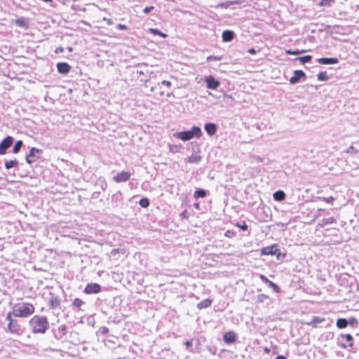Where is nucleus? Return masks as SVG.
<instances>
[{
    "label": "nucleus",
    "instance_id": "dca6fc26",
    "mask_svg": "<svg viewBox=\"0 0 359 359\" xmlns=\"http://www.w3.org/2000/svg\"><path fill=\"white\" fill-rule=\"evenodd\" d=\"M324 321H325V318H323L318 317V316H313V317L312 318L311 321V322L307 323L306 324H307L308 325H311V326H313V327H317V325H318V323H323V322H324Z\"/></svg>",
    "mask_w": 359,
    "mask_h": 359
},
{
    "label": "nucleus",
    "instance_id": "6e6d98bb",
    "mask_svg": "<svg viewBox=\"0 0 359 359\" xmlns=\"http://www.w3.org/2000/svg\"><path fill=\"white\" fill-rule=\"evenodd\" d=\"M264 352H266L267 353H269L270 352V349L269 348H267V347L264 348Z\"/></svg>",
    "mask_w": 359,
    "mask_h": 359
},
{
    "label": "nucleus",
    "instance_id": "473e14b6",
    "mask_svg": "<svg viewBox=\"0 0 359 359\" xmlns=\"http://www.w3.org/2000/svg\"><path fill=\"white\" fill-rule=\"evenodd\" d=\"M140 205L143 208H147L149 205V200L147 198H142L140 201Z\"/></svg>",
    "mask_w": 359,
    "mask_h": 359
},
{
    "label": "nucleus",
    "instance_id": "20e7f679",
    "mask_svg": "<svg viewBox=\"0 0 359 359\" xmlns=\"http://www.w3.org/2000/svg\"><path fill=\"white\" fill-rule=\"evenodd\" d=\"M34 333H44L48 327V323L45 317L35 316L30 320Z\"/></svg>",
    "mask_w": 359,
    "mask_h": 359
},
{
    "label": "nucleus",
    "instance_id": "6e6552de",
    "mask_svg": "<svg viewBox=\"0 0 359 359\" xmlns=\"http://www.w3.org/2000/svg\"><path fill=\"white\" fill-rule=\"evenodd\" d=\"M205 81L206 82L207 87L209 89L215 90L217 89L220 83L219 81L216 80L213 76H209L208 77H205Z\"/></svg>",
    "mask_w": 359,
    "mask_h": 359
},
{
    "label": "nucleus",
    "instance_id": "f03ea898",
    "mask_svg": "<svg viewBox=\"0 0 359 359\" xmlns=\"http://www.w3.org/2000/svg\"><path fill=\"white\" fill-rule=\"evenodd\" d=\"M202 135L201 129L198 126H193L190 130L177 132L173 134V136L182 141H188L194 138L201 137Z\"/></svg>",
    "mask_w": 359,
    "mask_h": 359
},
{
    "label": "nucleus",
    "instance_id": "4be33fe9",
    "mask_svg": "<svg viewBox=\"0 0 359 359\" xmlns=\"http://www.w3.org/2000/svg\"><path fill=\"white\" fill-rule=\"evenodd\" d=\"M57 70L60 73H67V63L62 62L57 64Z\"/></svg>",
    "mask_w": 359,
    "mask_h": 359
},
{
    "label": "nucleus",
    "instance_id": "6ab92c4d",
    "mask_svg": "<svg viewBox=\"0 0 359 359\" xmlns=\"http://www.w3.org/2000/svg\"><path fill=\"white\" fill-rule=\"evenodd\" d=\"M336 222V220L334 217H328L325 218L320 221L319 225L322 227L325 226L327 224H332Z\"/></svg>",
    "mask_w": 359,
    "mask_h": 359
},
{
    "label": "nucleus",
    "instance_id": "e2e57ef3",
    "mask_svg": "<svg viewBox=\"0 0 359 359\" xmlns=\"http://www.w3.org/2000/svg\"><path fill=\"white\" fill-rule=\"evenodd\" d=\"M71 51H72V48H69V52H71Z\"/></svg>",
    "mask_w": 359,
    "mask_h": 359
},
{
    "label": "nucleus",
    "instance_id": "c85d7f7f",
    "mask_svg": "<svg viewBox=\"0 0 359 359\" xmlns=\"http://www.w3.org/2000/svg\"><path fill=\"white\" fill-rule=\"evenodd\" d=\"M317 77H318V79L319 81H327L328 79V77H327V73L325 72H320V73H318V74L317 75Z\"/></svg>",
    "mask_w": 359,
    "mask_h": 359
},
{
    "label": "nucleus",
    "instance_id": "9b49d317",
    "mask_svg": "<svg viewBox=\"0 0 359 359\" xmlns=\"http://www.w3.org/2000/svg\"><path fill=\"white\" fill-rule=\"evenodd\" d=\"M223 338H224V341L226 344H231V343H233L236 340L237 335L234 332L230 331V332L225 333L224 334Z\"/></svg>",
    "mask_w": 359,
    "mask_h": 359
},
{
    "label": "nucleus",
    "instance_id": "f8f14e48",
    "mask_svg": "<svg viewBox=\"0 0 359 359\" xmlns=\"http://www.w3.org/2000/svg\"><path fill=\"white\" fill-rule=\"evenodd\" d=\"M41 151L35 147L31 148L29 151V154L26 156V161L29 164L32 163L34 160L33 159L35 157L36 154H41Z\"/></svg>",
    "mask_w": 359,
    "mask_h": 359
},
{
    "label": "nucleus",
    "instance_id": "bb28decb",
    "mask_svg": "<svg viewBox=\"0 0 359 359\" xmlns=\"http://www.w3.org/2000/svg\"><path fill=\"white\" fill-rule=\"evenodd\" d=\"M22 145V142L21 140L17 141L13 148V152L15 154L18 153L20 151Z\"/></svg>",
    "mask_w": 359,
    "mask_h": 359
},
{
    "label": "nucleus",
    "instance_id": "2eb2a0df",
    "mask_svg": "<svg viewBox=\"0 0 359 359\" xmlns=\"http://www.w3.org/2000/svg\"><path fill=\"white\" fill-rule=\"evenodd\" d=\"M234 33L231 30L224 31L222 33V39L225 42H229L233 40Z\"/></svg>",
    "mask_w": 359,
    "mask_h": 359
},
{
    "label": "nucleus",
    "instance_id": "2f4dec72",
    "mask_svg": "<svg viewBox=\"0 0 359 359\" xmlns=\"http://www.w3.org/2000/svg\"><path fill=\"white\" fill-rule=\"evenodd\" d=\"M83 304V302L80 299H75L73 302V306L74 307L79 308L82 304Z\"/></svg>",
    "mask_w": 359,
    "mask_h": 359
},
{
    "label": "nucleus",
    "instance_id": "ea45409f",
    "mask_svg": "<svg viewBox=\"0 0 359 359\" xmlns=\"http://www.w3.org/2000/svg\"><path fill=\"white\" fill-rule=\"evenodd\" d=\"M161 83L163 85H165L167 87H170L171 86V82L169 81H166V80H163Z\"/></svg>",
    "mask_w": 359,
    "mask_h": 359
},
{
    "label": "nucleus",
    "instance_id": "09e8293b",
    "mask_svg": "<svg viewBox=\"0 0 359 359\" xmlns=\"http://www.w3.org/2000/svg\"><path fill=\"white\" fill-rule=\"evenodd\" d=\"M276 359H287L284 355H279L276 357Z\"/></svg>",
    "mask_w": 359,
    "mask_h": 359
},
{
    "label": "nucleus",
    "instance_id": "4c0bfd02",
    "mask_svg": "<svg viewBox=\"0 0 359 359\" xmlns=\"http://www.w3.org/2000/svg\"><path fill=\"white\" fill-rule=\"evenodd\" d=\"M323 201L326 202V203H331L334 201V198L332 196H330V197H327V198H323Z\"/></svg>",
    "mask_w": 359,
    "mask_h": 359
},
{
    "label": "nucleus",
    "instance_id": "a19ab883",
    "mask_svg": "<svg viewBox=\"0 0 359 359\" xmlns=\"http://www.w3.org/2000/svg\"><path fill=\"white\" fill-rule=\"evenodd\" d=\"M100 330H101V332H102L103 334H107V333H108V332H109L108 328H107V327H102Z\"/></svg>",
    "mask_w": 359,
    "mask_h": 359
},
{
    "label": "nucleus",
    "instance_id": "0eeeda50",
    "mask_svg": "<svg viewBox=\"0 0 359 359\" xmlns=\"http://www.w3.org/2000/svg\"><path fill=\"white\" fill-rule=\"evenodd\" d=\"M101 290V287L97 283H89L86 285L84 292L86 294H97Z\"/></svg>",
    "mask_w": 359,
    "mask_h": 359
},
{
    "label": "nucleus",
    "instance_id": "a18cd8bd",
    "mask_svg": "<svg viewBox=\"0 0 359 359\" xmlns=\"http://www.w3.org/2000/svg\"><path fill=\"white\" fill-rule=\"evenodd\" d=\"M63 51H64V48H61V47L57 48H56V50H55V53H60V52H63Z\"/></svg>",
    "mask_w": 359,
    "mask_h": 359
},
{
    "label": "nucleus",
    "instance_id": "aec40b11",
    "mask_svg": "<svg viewBox=\"0 0 359 359\" xmlns=\"http://www.w3.org/2000/svg\"><path fill=\"white\" fill-rule=\"evenodd\" d=\"M285 194L283 191H277L273 194V198L276 201H281L284 200Z\"/></svg>",
    "mask_w": 359,
    "mask_h": 359
},
{
    "label": "nucleus",
    "instance_id": "4d7b16f0",
    "mask_svg": "<svg viewBox=\"0 0 359 359\" xmlns=\"http://www.w3.org/2000/svg\"><path fill=\"white\" fill-rule=\"evenodd\" d=\"M156 88V86H153L151 88V92H154L155 89Z\"/></svg>",
    "mask_w": 359,
    "mask_h": 359
},
{
    "label": "nucleus",
    "instance_id": "e433bc0d",
    "mask_svg": "<svg viewBox=\"0 0 359 359\" xmlns=\"http://www.w3.org/2000/svg\"><path fill=\"white\" fill-rule=\"evenodd\" d=\"M116 28L119 30H126L128 29V27L125 25L118 24L116 25Z\"/></svg>",
    "mask_w": 359,
    "mask_h": 359
},
{
    "label": "nucleus",
    "instance_id": "49530a36",
    "mask_svg": "<svg viewBox=\"0 0 359 359\" xmlns=\"http://www.w3.org/2000/svg\"><path fill=\"white\" fill-rule=\"evenodd\" d=\"M104 20L107 21L108 25H111L113 23L112 20L111 19H107V18H104Z\"/></svg>",
    "mask_w": 359,
    "mask_h": 359
},
{
    "label": "nucleus",
    "instance_id": "603ef678",
    "mask_svg": "<svg viewBox=\"0 0 359 359\" xmlns=\"http://www.w3.org/2000/svg\"><path fill=\"white\" fill-rule=\"evenodd\" d=\"M266 296L264 295V294H262L259 297V301H262L263 300V298H266Z\"/></svg>",
    "mask_w": 359,
    "mask_h": 359
},
{
    "label": "nucleus",
    "instance_id": "9d476101",
    "mask_svg": "<svg viewBox=\"0 0 359 359\" xmlns=\"http://www.w3.org/2000/svg\"><path fill=\"white\" fill-rule=\"evenodd\" d=\"M305 76V74L302 70H295L294 75L290 79V82L292 84L297 83L299 81L300 79Z\"/></svg>",
    "mask_w": 359,
    "mask_h": 359
},
{
    "label": "nucleus",
    "instance_id": "864d4df0",
    "mask_svg": "<svg viewBox=\"0 0 359 359\" xmlns=\"http://www.w3.org/2000/svg\"><path fill=\"white\" fill-rule=\"evenodd\" d=\"M231 232L229 231H227L226 233H225V236L226 237H230L231 236Z\"/></svg>",
    "mask_w": 359,
    "mask_h": 359
},
{
    "label": "nucleus",
    "instance_id": "c03bdc74",
    "mask_svg": "<svg viewBox=\"0 0 359 359\" xmlns=\"http://www.w3.org/2000/svg\"><path fill=\"white\" fill-rule=\"evenodd\" d=\"M355 323H357V320L355 318L351 319V320L348 322V324L353 325Z\"/></svg>",
    "mask_w": 359,
    "mask_h": 359
},
{
    "label": "nucleus",
    "instance_id": "37998d69",
    "mask_svg": "<svg viewBox=\"0 0 359 359\" xmlns=\"http://www.w3.org/2000/svg\"><path fill=\"white\" fill-rule=\"evenodd\" d=\"M50 302H51V305L53 307H55V306H57V304H58L57 301L51 300Z\"/></svg>",
    "mask_w": 359,
    "mask_h": 359
},
{
    "label": "nucleus",
    "instance_id": "de8ad7c7",
    "mask_svg": "<svg viewBox=\"0 0 359 359\" xmlns=\"http://www.w3.org/2000/svg\"><path fill=\"white\" fill-rule=\"evenodd\" d=\"M185 346H186L187 348L190 347V346H191V342L190 341H187L185 342Z\"/></svg>",
    "mask_w": 359,
    "mask_h": 359
},
{
    "label": "nucleus",
    "instance_id": "a211bd4d",
    "mask_svg": "<svg viewBox=\"0 0 359 359\" xmlns=\"http://www.w3.org/2000/svg\"><path fill=\"white\" fill-rule=\"evenodd\" d=\"M348 325V322L345 318H339L336 323L337 327L339 329L345 328L347 327Z\"/></svg>",
    "mask_w": 359,
    "mask_h": 359
},
{
    "label": "nucleus",
    "instance_id": "f3484780",
    "mask_svg": "<svg viewBox=\"0 0 359 359\" xmlns=\"http://www.w3.org/2000/svg\"><path fill=\"white\" fill-rule=\"evenodd\" d=\"M201 160V157L199 155H191L186 159V161L189 163H198Z\"/></svg>",
    "mask_w": 359,
    "mask_h": 359
},
{
    "label": "nucleus",
    "instance_id": "1a4fd4ad",
    "mask_svg": "<svg viewBox=\"0 0 359 359\" xmlns=\"http://www.w3.org/2000/svg\"><path fill=\"white\" fill-rule=\"evenodd\" d=\"M279 253V250L276 245H271L263 248L262 249V254L266 255H275Z\"/></svg>",
    "mask_w": 359,
    "mask_h": 359
},
{
    "label": "nucleus",
    "instance_id": "f704fd0d",
    "mask_svg": "<svg viewBox=\"0 0 359 359\" xmlns=\"http://www.w3.org/2000/svg\"><path fill=\"white\" fill-rule=\"evenodd\" d=\"M259 278H260L261 280H262L263 283H266V284H267V285L271 282V280H269L268 279V278H267V277H266L264 275L261 274V275L259 276Z\"/></svg>",
    "mask_w": 359,
    "mask_h": 359
},
{
    "label": "nucleus",
    "instance_id": "052dcab7",
    "mask_svg": "<svg viewBox=\"0 0 359 359\" xmlns=\"http://www.w3.org/2000/svg\"><path fill=\"white\" fill-rule=\"evenodd\" d=\"M173 146L172 147H170V151H173Z\"/></svg>",
    "mask_w": 359,
    "mask_h": 359
},
{
    "label": "nucleus",
    "instance_id": "423d86ee",
    "mask_svg": "<svg viewBox=\"0 0 359 359\" xmlns=\"http://www.w3.org/2000/svg\"><path fill=\"white\" fill-rule=\"evenodd\" d=\"M131 176V174L128 172L122 171L120 173L113 177V180L117 182H125L128 181Z\"/></svg>",
    "mask_w": 359,
    "mask_h": 359
},
{
    "label": "nucleus",
    "instance_id": "72a5a7b5",
    "mask_svg": "<svg viewBox=\"0 0 359 359\" xmlns=\"http://www.w3.org/2000/svg\"><path fill=\"white\" fill-rule=\"evenodd\" d=\"M345 152L346 154H356L358 153V150L353 146H351L345 151Z\"/></svg>",
    "mask_w": 359,
    "mask_h": 359
},
{
    "label": "nucleus",
    "instance_id": "79ce46f5",
    "mask_svg": "<svg viewBox=\"0 0 359 359\" xmlns=\"http://www.w3.org/2000/svg\"><path fill=\"white\" fill-rule=\"evenodd\" d=\"M248 52L250 54H255L257 50L255 48H250Z\"/></svg>",
    "mask_w": 359,
    "mask_h": 359
},
{
    "label": "nucleus",
    "instance_id": "412c9836",
    "mask_svg": "<svg viewBox=\"0 0 359 359\" xmlns=\"http://www.w3.org/2000/svg\"><path fill=\"white\" fill-rule=\"evenodd\" d=\"M210 304H211V301L210 299H205V300L199 302L197 305V307L199 309H203L209 307L210 306Z\"/></svg>",
    "mask_w": 359,
    "mask_h": 359
},
{
    "label": "nucleus",
    "instance_id": "c9c22d12",
    "mask_svg": "<svg viewBox=\"0 0 359 359\" xmlns=\"http://www.w3.org/2000/svg\"><path fill=\"white\" fill-rule=\"evenodd\" d=\"M154 9V7L151 6H147L146 7L144 10H143V12L145 13V14H147L149 13H150L151 11H153Z\"/></svg>",
    "mask_w": 359,
    "mask_h": 359
},
{
    "label": "nucleus",
    "instance_id": "39448f33",
    "mask_svg": "<svg viewBox=\"0 0 359 359\" xmlns=\"http://www.w3.org/2000/svg\"><path fill=\"white\" fill-rule=\"evenodd\" d=\"M13 139L11 136L4 138L0 143V154H4L6 150L12 145Z\"/></svg>",
    "mask_w": 359,
    "mask_h": 359
},
{
    "label": "nucleus",
    "instance_id": "3c124183",
    "mask_svg": "<svg viewBox=\"0 0 359 359\" xmlns=\"http://www.w3.org/2000/svg\"><path fill=\"white\" fill-rule=\"evenodd\" d=\"M334 2V0H324L325 4H330Z\"/></svg>",
    "mask_w": 359,
    "mask_h": 359
},
{
    "label": "nucleus",
    "instance_id": "5fc2aeb1",
    "mask_svg": "<svg viewBox=\"0 0 359 359\" xmlns=\"http://www.w3.org/2000/svg\"><path fill=\"white\" fill-rule=\"evenodd\" d=\"M212 58H213L214 60H218L216 57L209 56V57H208V60H211Z\"/></svg>",
    "mask_w": 359,
    "mask_h": 359
},
{
    "label": "nucleus",
    "instance_id": "58836bf2",
    "mask_svg": "<svg viewBox=\"0 0 359 359\" xmlns=\"http://www.w3.org/2000/svg\"><path fill=\"white\" fill-rule=\"evenodd\" d=\"M15 22L17 25H18L19 26H23L24 25V20L23 19H17L15 20Z\"/></svg>",
    "mask_w": 359,
    "mask_h": 359
},
{
    "label": "nucleus",
    "instance_id": "5701e85b",
    "mask_svg": "<svg viewBox=\"0 0 359 359\" xmlns=\"http://www.w3.org/2000/svg\"><path fill=\"white\" fill-rule=\"evenodd\" d=\"M148 32L152 34H154V35H158L163 38H166L167 37V34H164L163 32H161V31H159L158 29H154V28H149L148 29Z\"/></svg>",
    "mask_w": 359,
    "mask_h": 359
},
{
    "label": "nucleus",
    "instance_id": "7ed1b4c3",
    "mask_svg": "<svg viewBox=\"0 0 359 359\" xmlns=\"http://www.w3.org/2000/svg\"><path fill=\"white\" fill-rule=\"evenodd\" d=\"M13 316L11 312L7 313L6 320L8 322V324L5 330L11 334L20 336L22 333L21 326L18 321L13 318Z\"/></svg>",
    "mask_w": 359,
    "mask_h": 359
},
{
    "label": "nucleus",
    "instance_id": "bf43d9fd",
    "mask_svg": "<svg viewBox=\"0 0 359 359\" xmlns=\"http://www.w3.org/2000/svg\"><path fill=\"white\" fill-rule=\"evenodd\" d=\"M118 250L114 249V250H113L111 251V253L115 254V253H117V252H118Z\"/></svg>",
    "mask_w": 359,
    "mask_h": 359
},
{
    "label": "nucleus",
    "instance_id": "ddd939ff",
    "mask_svg": "<svg viewBox=\"0 0 359 359\" xmlns=\"http://www.w3.org/2000/svg\"><path fill=\"white\" fill-rule=\"evenodd\" d=\"M205 130L210 136L214 135L217 132V126L212 123H206Z\"/></svg>",
    "mask_w": 359,
    "mask_h": 359
},
{
    "label": "nucleus",
    "instance_id": "c756f323",
    "mask_svg": "<svg viewBox=\"0 0 359 359\" xmlns=\"http://www.w3.org/2000/svg\"><path fill=\"white\" fill-rule=\"evenodd\" d=\"M306 50H286V53L287 55H299V54H302V53H305Z\"/></svg>",
    "mask_w": 359,
    "mask_h": 359
},
{
    "label": "nucleus",
    "instance_id": "4468645a",
    "mask_svg": "<svg viewBox=\"0 0 359 359\" xmlns=\"http://www.w3.org/2000/svg\"><path fill=\"white\" fill-rule=\"evenodd\" d=\"M318 62L322 65H334L339 62L338 59L334 57H322L318 59Z\"/></svg>",
    "mask_w": 359,
    "mask_h": 359
},
{
    "label": "nucleus",
    "instance_id": "7c9ffc66",
    "mask_svg": "<svg viewBox=\"0 0 359 359\" xmlns=\"http://www.w3.org/2000/svg\"><path fill=\"white\" fill-rule=\"evenodd\" d=\"M268 286L271 288H273V290L276 292H280V288L279 287L275 284L273 282L271 281L269 284H268Z\"/></svg>",
    "mask_w": 359,
    "mask_h": 359
},
{
    "label": "nucleus",
    "instance_id": "b1692460",
    "mask_svg": "<svg viewBox=\"0 0 359 359\" xmlns=\"http://www.w3.org/2000/svg\"><path fill=\"white\" fill-rule=\"evenodd\" d=\"M18 162L15 160L6 161L5 162V167L7 169H10L11 168L18 166Z\"/></svg>",
    "mask_w": 359,
    "mask_h": 359
},
{
    "label": "nucleus",
    "instance_id": "f257e3e1",
    "mask_svg": "<svg viewBox=\"0 0 359 359\" xmlns=\"http://www.w3.org/2000/svg\"><path fill=\"white\" fill-rule=\"evenodd\" d=\"M12 315L15 317L27 318L34 312V306L27 302L16 304L13 306Z\"/></svg>",
    "mask_w": 359,
    "mask_h": 359
},
{
    "label": "nucleus",
    "instance_id": "680f3d73",
    "mask_svg": "<svg viewBox=\"0 0 359 359\" xmlns=\"http://www.w3.org/2000/svg\"><path fill=\"white\" fill-rule=\"evenodd\" d=\"M161 95L163 96L164 95V93L163 92H161Z\"/></svg>",
    "mask_w": 359,
    "mask_h": 359
},
{
    "label": "nucleus",
    "instance_id": "a878e982",
    "mask_svg": "<svg viewBox=\"0 0 359 359\" xmlns=\"http://www.w3.org/2000/svg\"><path fill=\"white\" fill-rule=\"evenodd\" d=\"M341 337L343 338V339H345L346 341L348 343V345L350 346H353V343H352V341H353V337L351 336V334H341Z\"/></svg>",
    "mask_w": 359,
    "mask_h": 359
},
{
    "label": "nucleus",
    "instance_id": "393cba45",
    "mask_svg": "<svg viewBox=\"0 0 359 359\" xmlns=\"http://www.w3.org/2000/svg\"><path fill=\"white\" fill-rule=\"evenodd\" d=\"M205 195H206V192L203 189H198L194 193V197L196 198H203L205 196Z\"/></svg>",
    "mask_w": 359,
    "mask_h": 359
},
{
    "label": "nucleus",
    "instance_id": "13d9d810",
    "mask_svg": "<svg viewBox=\"0 0 359 359\" xmlns=\"http://www.w3.org/2000/svg\"><path fill=\"white\" fill-rule=\"evenodd\" d=\"M194 207L196 208V209H198L199 208V204L198 203H195L194 204Z\"/></svg>",
    "mask_w": 359,
    "mask_h": 359
},
{
    "label": "nucleus",
    "instance_id": "cd10ccee",
    "mask_svg": "<svg viewBox=\"0 0 359 359\" xmlns=\"http://www.w3.org/2000/svg\"><path fill=\"white\" fill-rule=\"evenodd\" d=\"M312 57L311 55H306L303 57H300L297 58V60H299L302 64H305L311 61Z\"/></svg>",
    "mask_w": 359,
    "mask_h": 359
},
{
    "label": "nucleus",
    "instance_id": "8fccbe9b",
    "mask_svg": "<svg viewBox=\"0 0 359 359\" xmlns=\"http://www.w3.org/2000/svg\"><path fill=\"white\" fill-rule=\"evenodd\" d=\"M241 228L243 229V230H246L248 229V226L247 224H245V223L243 224V225H242L241 226Z\"/></svg>",
    "mask_w": 359,
    "mask_h": 359
}]
</instances>
